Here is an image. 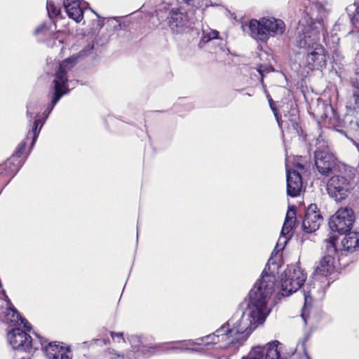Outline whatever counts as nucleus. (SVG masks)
<instances>
[{
	"instance_id": "nucleus-1",
	"label": "nucleus",
	"mask_w": 359,
	"mask_h": 359,
	"mask_svg": "<svg viewBox=\"0 0 359 359\" xmlns=\"http://www.w3.org/2000/svg\"><path fill=\"white\" fill-rule=\"evenodd\" d=\"M275 276L263 271L259 282L249 292V302L246 306L238 311L228 322L217 329L215 333L197 341H177L180 346H171L168 351L180 350L201 352L195 347L200 345L198 341L210 339L213 344L224 342L219 347L227 348L232 346L237 351L247 340L252 332L262 324L270 313L267 303L275 287Z\"/></svg>"
},
{
	"instance_id": "nucleus-2",
	"label": "nucleus",
	"mask_w": 359,
	"mask_h": 359,
	"mask_svg": "<svg viewBox=\"0 0 359 359\" xmlns=\"http://www.w3.org/2000/svg\"><path fill=\"white\" fill-rule=\"evenodd\" d=\"M310 10L311 13L306 11L302 14L297 27L296 46L306 51L320 44V35L325 29L323 18L329 12L320 3H312Z\"/></svg>"
},
{
	"instance_id": "nucleus-3",
	"label": "nucleus",
	"mask_w": 359,
	"mask_h": 359,
	"mask_svg": "<svg viewBox=\"0 0 359 359\" xmlns=\"http://www.w3.org/2000/svg\"><path fill=\"white\" fill-rule=\"evenodd\" d=\"M337 241V237L334 235H330L327 239L325 240L326 255L322 258L319 265L316 269L313 277V286L311 287V284L310 283L308 286L309 290L306 291L304 290V306L302 311V318L306 325L308 324L309 320L307 306L311 304V295L316 292H320L321 290L324 292L330 285L327 277L334 271V260L335 256L338 254L336 246Z\"/></svg>"
},
{
	"instance_id": "nucleus-4",
	"label": "nucleus",
	"mask_w": 359,
	"mask_h": 359,
	"mask_svg": "<svg viewBox=\"0 0 359 359\" xmlns=\"http://www.w3.org/2000/svg\"><path fill=\"white\" fill-rule=\"evenodd\" d=\"M77 61L78 56L74 55L60 63L52 82L51 90L53 92L50 94V103L44 111L45 118H47L60 98L69 92V73L76 65Z\"/></svg>"
},
{
	"instance_id": "nucleus-5",
	"label": "nucleus",
	"mask_w": 359,
	"mask_h": 359,
	"mask_svg": "<svg viewBox=\"0 0 359 359\" xmlns=\"http://www.w3.org/2000/svg\"><path fill=\"white\" fill-rule=\"evenodd\" d=\"M250 35L257 41L266 42L271 37L283 36L286 30L285 22L271 16L251 20L248 25Z\"/></svg>"
},
{
	"instance_id": "nucleus-6",
	"label": "nucleus",
	"mask_w": 359,
	"mask_h": 359,
	"mask_svg": "<svg viewBox=\"0 0 359 359\" xmlns=\"http://www.w3.org/2000/svg\"><path fill=\"white\" fill-rule=\"evenodd\" d=\"M156 16L162 28L169 30L172 34H182L192 28V22L186 13L167 5L161 6L156 11Z\"/></svg>"
},
{
	"instance_id": "nucleus-7",
	"label": "nucleus",
	"mask_w": 359,
	"mask_h": 359,
	"mask_svg": "<svg viewBox=\"0 0 359 359\" xmlns=\"http://www.w3.org/2000/svg\"><path fill=\"white\" fill-rule=\"evenodd\" d=\"M43 123L44 121H41L40 118L35 119L32 130L28 132L25 140L18 145L15 154L0 165V175H11L12 177L15 175L22 165L21 160L18 158L25 150L26 142L31 138V148L34 147Z\"/></svg>"
},
{
	"instance_id": "nucleus-8",
	"label": "nucleus",
	"mask_w": 359,
	"mask_h": 359,
	"mask_svg": "<svg viewBox=\"0 0 359 359\" xmlns=\"http://www.w3.org/2000/svg\"><path fill=\"white\" fill-rule=\"evenodd\" d=\"M43 123L44 121H41L40 118L35 119L32 130L28 132L25 140L18 145L15 154L0 165V175H11L12 177L15 175L22 165L21 160L18 158L25 150L26 142L31 138V148L34 147Z\"/></svg>"
},
{
	"instance_id": "nucleus-9",
	"label": "nucleus",
	"mask_w": 359,
	"mask_h": 359,
	"mask_svg": "<svg viewBox=\"0 0 359 359\" xmlns=\"http://www.w3.org/2000/svg\"><path fill=\"white\" fill-rule=\"evenodd\" d=\"M354 187V182L351 176L341 175L332 176L327 183L328 195L337 202L345 200Z\"/></svg>"
},
{
	"instance_id": "nucleus-10",
	"label": "nucleus",
	"mask_w": 359,
	"mask_h": 359,
	"mask_svg": "<svg viewBox=\"0 0 359 359\" xmlns=\"http://www.w3.org/2000/svg\"><path fill=\"white\" fill-rule=\"evenodd\" d=\"M306 274L299 266H288L281 277V290L283 296H289L298 290L304 283Z\"/></svg>"
},
{
	"instance_id": "nucleus-11",
	"label": "nucleus",
	"mask_w": 359,
	"mask_h": 359,
	"mask_svg": "<svg viewBox=\"0 0 359 359\" xmlns=\"http://www.w3.org/2000/svg\"><path fill=\"white\" fill-rule=\"evenodd\" d=\"M7 340L13 349L30 352L32 349L39 348V339L33 341L26 331L20 330L19 327H13L8 332Z\"/></svg>"
},
{
	"instance_id": "nucleus-12",
	"label": "nucleus",
	"mask_w": 359,
	"mask_h": 359,
	"mask_svg": "<svg viewBox=\"0 0 359 359\" xmlns=\"http://www.w3.org/2000/svg\"><path fill=\"white\" fill-rule=\"evenodd\" d=\"M355 220V213L352 208H339L329 220V226L332 231L345 233L349 231Z\"/></svg>"
},
{
	"instance_id": "nucleus-13",
	"label": "nucleus",
	"mask_w": 359,
	"mask_h": 359,
	"mask_svg": "<svg viewBox=\"0 0 359 359\" xmlns=\"http://www.w3.org/2000/svg\"><path fill=\"white\" fill-rule=\"evenodd\" d=\"M39 341V348H43L48 359H72V353L69 348L57 344L55 342L46 344L47 341L36 334Z\"/></svg>"
},
{
	"instance_id": "nucleus-14",
	"label": "nucleus",
	"mask_w": 359,
	"mask_h": 359,
	"mask_svg": "<svg viewBox=\"0 0 359 359\" xmlns=\"http://www.w3.org/2000/svg\"><path fill=\"white\" fill-rule=\"evenodd\" d=\"M315 163L319 172L327 176L335 165V157L327 147L318 149L315 153Z\"/></svg>"
},
{
	"instance_id": "nucleus-15",
	"label": "nucleus",
	"mask_w": 359,
	"mask_h": 359,
	"mask_svg": "<svg viewBox=\"0 0 359 359\" xmlns=\"http://www.w3.org/2000/svg\"><path fill=\"white\" fill-rule=\"evenodd\" d=\"M323 217L318 210L316 204H311L306 211L304 218L302 221V228L305 232L312 233L318 229Z\"/></svg>"
},
{
	"instance_id": "nucleus-16",
	"label": "nucleus",
	"mask_w": 359,
	"mask_h": 359,
	"mask_svg": "<svg viewBox=\"0 0 359 359\" xmlns=\"http://www.w3.org/2000/svg\"><path fill=\"white\" fill-rule=\"evenodd\" d=\"M304 62L309 69H318L325 67L326 57L323 47L318 44L311 48L310 50H306Z\"/></svg>"
},
{
	"instance_id": "nucleus-17",
	"label": "nucleus",
	"mask_w": 359,
	"mask_h": 359,
	"mask_svg": "<svg viewBox=\"0 0 359 359\" xmlns=\"http://www.w3.org/2000/svg\"><path fill=\"white\" fill-rule=\"evenodd\" d=\"M287 194L291 197L299 195L302 188V180L299 172L287 168Z\"/></svg>"
},
{
	"instance_id": "nucleus-18",
	"label": "nucleus",
	"mask_w": 359,
	"mask_h": 359,
	"mask_svg": "<svg viewBox=\"0 0 359 359\" xmlns=\"http://www.w3.org/2000/svg\"><path fill=\"white\" fill-rule=\"evenodd\" d=\"M8 308L5 315V321L7 324H10L11 326L18 327L22 325L26 331L29 332L31 330V326L28 321L22 318L18 311L13 308L10 300H8Z\"/></svg>"
},
{
	"instance_id": "nucleus-19",
	"label": "nucleus",
	"mask_w": 359,
	"mask_h": 359,
	"mask_svg": "<svg viewBox=\"0 0 359 359\" xmlns=\"http://www.w3.org/2000/svg\"><path fill=\"white\" fill-rule=\"evenodd\" d=\"M64 7L69 18L79 22L83 18V12L79 0H64Z\"/></svg>"
},
{
	"instance_id": "nucleus-20",
	"label": "nucleus",
	"mask_w": 359,
	"mask_h": 359,
	"mask_svg": "<svg viewBox=\"0 0 359 359\" xmlns=\"http://www.w3.org/2000/svg\"><path fill=\"white\" fill-rule=\"evenodd\" d=\"M343 248L340 250L342 254L343 251H352L359 247V233L355 231H348L341 241Z\"/></svg>"
},
{
	"instance_id": "nucleus-21",
	"label": "nucleus",
	"mask_w": 359,
	"mask_h": 359,
	"mask_svg": "<svg viewBox=\"0 0 359 359\" xmlns=\"http://www.w3.org/2000/svg\"><path fill=\"white\" fill-rule=\"evenodd\" d=\"M279 344V341H274L262 346L264 359H285L280 355V350L278 348Z\"/></svg>"
},
{
	"instance_id": "nucleus-22",
	"label": "nucleus",
	"mask_w": 359,
	"mask_h": 359,
	"mask_svg": "<svg viewBox=\"0 0 359 359\" xmlns=\"http://www.w3.org/2000/svg\"><path fill=\"white\" fill-rule=\"evenodd\" d=\"M295 219H296L295 209L293 207L289 208V209L287 212V214H286L285 222H284L283 228H282V231H281L282 235L286 236L290 233V231L292 230L293 227L294 226Z\"/></svg>"
},
{
	"instance_id": "nucleus-23",
	"label": "nucleus",
	"mask_w": 359,
	"mask_h": 359,
	"mask_svg": "<svg viewBox=\"0 0 359 359\" xmlns=\"http://www.w3.org/2000/svg\"><path fill=\"white\" fill-rule=\"evenodd\" d=\"M342 129V133H345L344 129H346L348 132L356 131L359 128L358 121L350 114H346L342 119L341 124H337Z\"/></svg>"
},
{
	"instance_id": "nucleus-24",
	"label": "nucleus",
	"mask_w": 359,
	"mask_h": 359,
	"mask_svg": "<svg viewBox=\"0 0 359 359\" xmlns=\"http://www.w3.org/2000/svg\"><path fill=\"white\" fill-rule=\"evenodd\" d=\"M241 359H264L262 346H257L252 347L251 350Z\"/></svg>"
},
{
	"instance_id": "nucleus-25",
	"label": "nucleus",
	"mask_w": 359,
	"mask_h": 359,
	"mask_svg": "<svg viewBox=\"0 0 359 359\" xmlns=\"http://www.w3.org/2000/svg\"><path fill=\"white\" fill-rule=\"evenodd\" d=\"M330 109L332 111V116H328L326 115V118H328L329 127L334 128L338 132L342 133V129L340 128L339 126H337V124H341L342 119L339 118L338 114L331 107Z\"/></svg>"
},
{
	"instance_id": "nucleus-26",
	"label": "nucleus",
	"mask_w": 359,
	"mask_h": 359,
	"mask_svg": "<svg viewBox=\"0 0 359 359\" xmlns=\"http://www.w3.org/2000/svg\"><path fill=\"white\" fill-rule=\"evenodd\" d=\"M218 35L219 32L216 30H203L200 44L206 43L212 39H217Z\"/></svg>"
},
{
	"instance_id": "nucleus-27",
	"label": "nucleus",
	"mask_w": 359,
	"mask_h": 359,
	"mask_svg": "<svg viewBox=\"0 0 359 359\" xmlns=\"http://www.w3.org/2000/svg\"><path fill=\"white\" fill-rule=\"evenodd\" d=\"M133 351H134L128 353L125 358L123 355L118 354L114 351H109L106 353V359H136V357L133 355Z\"/></svg>"
},
{
	"instance_id": "nucleus-28",
	"label": "nucleus",
	"mask_w": 359,
	"mask_h": 359,
	"mask_svg": "<svg viewBox=\"0 0 359 359\" xmlns=\"http://www.w3.org/2000/svg\"><path fill=\"white\" fill-rule=\"evenodd\" d=\"M137 350V351H141V353L144 355L150 356V355H151L153 354H155V353H156L158 352L161 351H162V346H154V347H149V348L143 346L141 348H138Z\"/></svg>"
},
{
	"instance_id": "nucleus-29",
	"label": "nucleus",
	"mask_w": 359,
	"mask_h": 359,
	"mask_svg": "<svg viewBox=\"0 0 359 359\" xmlns=\"http://www.w3.org/2000/svg\"><path fill=\"white\" fill-rule=\"evenodd\" d=\"M352 83L355 88L354 96L355 97V103L359 106V69L355 72V76L352 79Z\"/></svg>"
},
{
	"instance_id": "nucleus-30",
	"label": "nucleus",
	"mask_w": 359,
	"mask_h": 359,
	"mask_svg": "<svg viewBox=\"0 0 359 359\" xmlns=\"http://www.w3.org/2000/svg\"><path fill=\"white\" fill-rule=\"evenodd\" d=\"M48 16L52 18L60 15V9L57 8L52 1H48L46 5Z\"/></svg>"
},
{
	"instance_id": "nucleus-31",
	"label": "nucleus",
	"mask_w": 359,
	"mask_h": 359,
	"mask_svg": "<svg viewBox=\"0 0 359 359\" xmlns=\"http://www.w3.org/2000/svg\"><path fill=\"white\" fill-rule=\"evenodd\" d=\"M346 11L348 13V15L349 16L350 20L353 24L355 23V16L358 14V6L357 4H353L351 5H349L346 8Z\"/></svg>"
},
{
	"instance_id": "nucleus-32",
	"label": "nucleus",
	"mask_w": 359,
	"mask_h": 359,
	"mask_svg": "<svg viewBox=\"0 0 359 359\" xmlns=\"http://www.w3.org/2000/svg\"><path fill=\"white\" fill-rule=\"evenodd\" d=\"M48 31L46 29V27L45 25H41V26L37 27L35 30L36 35L43 34L44 36H46L48 34Z\"/></svg>"
},
{
	"instance_id": "nucleus-33",
	"label": "nucleus",
	"mask_w": 359,
	"mask_h": 359,
	"mask_svg": "<svg viewBox=\"0 0 359 359\" xmlns=\"http://www.w3.org/2000/svg\"><path fill=\"white\" fill-rule=\"evenodd\" d=\"M36 107L34 104H30L27 106V114L29 116H32L35 114Z\"/></svg>"
},
{
	"instance_id": "nucleus-34",
	"label": "nucleus",
	"mask_w": 359,
	"mask_h": 359,
	"mask_svg": "<svg viewBox=\"0 0 359 359\" xmlns=\"http://www.w3.org/2000/svg\"><path fill=\"white\" fill-rule=\"evenodd\" d=\"M272 102H273V101H272V99H271V98H269V104H270V107H271V108L272 111H273V113H274V114H275V116H276V119H277V121H278V125H279V126H280V121H279V118H278V117L277 113L276 112V109H275V108L273 107V105H272Z\"/></svg>"
},
{
	"instance_id": "nucleus-35",
	"label": "nucleus",
	"mask_w": 359,
	"mask_h": 359,
	"mask_svg": "<svg viewBox=\"0 0 359 359\" xmlns=\"http://www.w3.org/2000/svg\"><path fill=\"white\" fill-rule=\"evenodd\" d=\"M271 69V67H264L263 66H260L259 68L258 69V72L259 73V74L263 76L264 75V72H269Z\"/></svg>"
},
{
	"instance_id": "nucleus-36",
	"label": "nucleus",
	"mask_w": 359,
	"mask_h": 359,
	"mask_svg": "<svg viewBox=\"0 0 359 359\" xmlns=\"http://www.w3.org/2000/svg\"><path fill=\"white\" fill-rule=\"evenodd\" d=\"M123 332H111V336L113 339H114L115 337L119 338V339H123Z\"/></svg>"
},
{
	"instance_id": "nucleus-37",
	"label": "nucleus",
	"mask_w": 359,
	"mask_h": 359,
	"mask_svg": "<svg viewBox=\"0 0 359 359\" xmlns=\"http://www.w3.org/2000/svg\"><path fill=\"white\" fill-rule=\"evenodd\" d=\"M299 359H311L310 356L306 352L304 348V353L300 355Z\"/></svg>"
},
{
	"instance_id": "nucleus-38",
	"label": "nucleus",
	"mask_w": 359,
	"mask_h": 359,
	"mask_svg": "<svg viewBox=\"0 0 359 359\" xmlns=\"http://www.w3.org/2000/svg\"><path fill=\"white\" fill-rule=\"evenodd\" d=\"M295 167L299 169V170H304V165L302 164V163H299L295 165Z\"/></svg>"
},
{
	"instance_id": "nucleus-39",
	"label": "nucleus",
	"mask_w": 359,
	"mask_h": 359,
	"mask_svg": "<svg viewBox=\"0 0 359 359\" xmlns=\"http://www.w3.org/2000/svg\"><path fill=\"white\" fill-rule=\"evenodd\" d=\"M56 43H57V41H54V44H55V45L56 44ZM57 43H58L59 44H61V43H62V41H61L60 40H59V41H57Z\"/></svg>"
},
{
	"instance_id": "nucleus-40",
	"label": "nucleus",
	"mask_w": 359,
	"mask_h": 359,
	"mask_svg": "<svg viewBox=\"0 0 359 359\" xmlns=\"http://www.w3.org/2000/svg\"><path fill=\"white\" fill-rule=\"evenodd\" d=\"M186 3L189 4V2L193 1L194 0H184Z\"/></svg>"
},
{
	"instance_id": "nucleus-41",
	"label": "nucleus",
	"mask_w": 359,
	"mask_h": 359,
	"mask_svg": "<svg viewBox=\"0 0 359 359\" xmlns=\"http://www.w3.org/2000/svg\"><path fill=\"white\" fill-rule=\"evenodd\" d=\"M135 339H137V341H139V337H133V340H135Z\"/></svg>"
},
{
	"instance_id": "nucleus-42",
	"label": "nucleus",
	"mask_w": 359,
	"mask_h": 359,
	"mask_svg": "<svg viewBox=\"0 0 359 359\" xmlns=\"http://www.w3.org/2000/svg\"><path fill=\"white\" fill-rule=\"evenodd\" d=\"M20 359H30V358L29 357H22Z\"/></svg>"
},
{
	"instance_id": "nucleus-43",
	"label": "nucleus",
	"mask_w": 359,
	"mask_h": 359,
	"mask_svg": "<svg viewBox=\"0 0 359 359\" xmlns=\"http://www.w3.org/2000/svg\"><path fill=\"white\" fill-rule=\"evenodd\" d=\"M47 43L48 46H50V41H48Z\"/></svg>"
},
{
	"instance_id": "nucleus-44",
	"label": "nucleus",
	"mask_w": 359,
	"mask_h": 359,
	"mask_svg": "<svg viewBox=\"0 0 359 359\" xmlns=\"http://www.w3.org/2000/svg\"><path fill=\"white\" fill-rule=\"evenodd\" d=\"M138 234H139V232H138V229L137 230V236H138Z\"/></svg>"
}]
</instances>
